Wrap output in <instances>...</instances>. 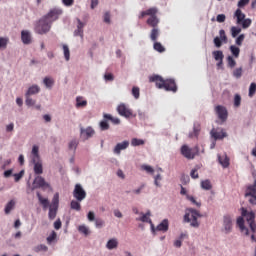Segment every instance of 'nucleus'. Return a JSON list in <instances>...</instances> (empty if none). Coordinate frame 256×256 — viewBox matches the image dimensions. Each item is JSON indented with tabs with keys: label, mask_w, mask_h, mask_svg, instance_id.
Returning a JSON list of instances; mask_svg holds the SVG:
<instances>
[{
	"label": "nucleus",
	"mask_w": 256,
	"mask_h": 256,
	"mask_svg": "<svg viewBox=\"0 0 256 256\" xmlns=\"http://www.w3.org/2000/svg\"><path fill=\"white\" fill-rule=\"evenodd\" d=\"M73 197L76 201H83L87 197V192L83 189L81 184H76L73 191Z\"/></svg>",
	"instance_id": "9d476101"
},
{
	"label": "nucleus",
	"mask_w": 256,
	"mask_h": 256,
	"mask_svg": "<svg viewBox=\"0 0 256 256\" xmlns=\"http://www.w3.org/2000/svg\"><path fill=\"white\" fill-rule=\"evenodd\" d=\"M76 107H87V100H83V97L78 96L76 98Z\"/></svg>",
	"instance_id": "f704fd0d"
},
{
	"label": "nucleus",
	"mask_w": 256,
	"mask_h": 256,
	"mask_svg": "<svg viewBox=\"0 0 256 256\" xmlns=\"http://www.w3.org/2000/svg\"><path fill=\"white\" fill-rule=\"evenodd\" d=\"M78 145H79V141L77 139H74L69 142L68 149H70V151H75Z\"/></svg>",
	"instance_id": "4c0bfd02"
},
{
	"label": "nucleus",
	"mask_w": 256,
	"mask_h": 256,
	"mask_svg": "<svg viewBox=\"0 0 256 256\" xmlns=\"http://www.w3.org/2000/svg\"><path fill=\"white\" fill-rule=\"evenodd\" d=\"M106 247L110 251H112V249H117V247H119V241H117V238H112L107 242Z\"/></svg>",
	"instance_id": "aec40b11"
},
{
	"label": "nucleus",
	"mask_w": 256,
	"mask_h": 256,
	"mask_svg": "<svg viewBox=\"0 0 256 256\" xmlns=\"http://www.w3.org/2000/svg\"><path fill=\"white\" fill-rule=\"evenodd\" d=\"M132 95H133V97H135L136 99H139V96H140L139 87H133V88H132Z\"/></svg>",
	"instance_id": "bf43d9fd"
},
{
	"label": "nucleus",
	"mask_w": 256,
	"mask_h": 256,
	"mask_svg": "<svg viewBox=\"0 0 256 256\" xmlns=\"http://www.w3.org/2000/svg\"><path fill=\"white\" fill-rule=\"evenodd\" d=\"M215 111L220 121H222V123H225V121H227V117L229 116V113L227 112V108H225L224 106L218 105L216 106Z\"/></svg>",
	"instance_id": "ddd939ff"
},
{
	"label": "nucleus",
	"mask_w": 256,
	"mask_h": 256,
	"mask_svg": "<svg viewBox=\"0 0 256 256\" xmlns=\"http://www.w3.org/2000/svg\"><path fill=\"white\" fill-rule=\"evenodd\" d=\"M230 32H231V36L235 39V37H237V35L241 33V28L237 26H232L230 29Z\"/></svg>",
	"instance_id": "ea45409f"
},
{
	"label": "nucleus",
	"mask_w": 256,
	"mask_h": 256,
	"mask_svg": "<svg viewBox=\"0 0 256 256\" xmlns=\"http://www.w3.org/2000/svg\"><path fill=\"white\" fill-rule=\"evenodd\" d=\"M201 187L205 190V191H211V189H213V185H211V181L210 180H203L201 182Z\"/></svg>",
	"instance_id": "473e14b6"
},
{
	"label": "nucleus",
	"mask_w": 256,
	"mask_h": 256,
	"mask_svg": "<svg viewBox=\"0 0 256 256\" xmlns=\"http://www.w3.org/2000/svg\"><path fill=\"white\" fill-rule=\"evenodd\" d=\"M142 169H143V171H146V173H151V175H153V173H155V170L153 169V167H151L149 165H142Z\"/></svg>",
	"instance_id": "4d7b16f0"
},
{
	"label": "nucleus",
	"mask_w": 256,
	"mask_h": 256,
	"mask_svg": "<svg viewBox=\"0 0 256 256\" xmlns=\"http://www.w3.org/2000/svg\"><path fill=\"white\" fill-rule=\"evenodd\" d=\"M243 76V68H236L233 71V77H235L236 79H241V77Z\"/></svg>",
	"instance_id": "a19ab883"
},
{
	"label": "nucleus",
	"mask_w": 256,
	"mask_h": 256,
	"mask_svg": "<svg viewBox=\"0 0 256 256\" xmlns=\"http://www.w3.org/2000/svg\"><path fill=\"white\" fill-rule=\"evenodd\" d=\"M32 155H33L32 161H39V160H41V158L39 157V146H37V145L33 146V148H32Z\"/></svg>",
	"instance_id": "393cba45"
},
{
	"label": "nucleus",
	"mask_w": 256,
	"mask_h": 256,
	"mask_svg": "<svg viewBox=\"0 0 256 256\" xmlns=\"http://www.w3.org/2000/svg\"><path fill=\"white\" fill-rule=\"evenodd\" d=\"M234 107H241V95L239 94L234 96Z\"/></svg>",
	"instance_id": "8fccbe9b"
},
{
	"label": "nucleus",
	"mask_w": 256,
	"mask_h": 256,
	"mask_svg": "<svg viewBox=\"0 0 256 256\" xmlns=\"http://www.w3.org/2000/svg\"><path fill=\"white\" fill-rule=\"evenodd\" d=\"M70 208L74 211H81V201L72 200L70 203Z\"/></svg>",
	"instance_id": "7c9ffc66"
},
{
	"label": "nucleus",
	"mask_w": 256,
	"mask_h": 256,
	"mask_svg": "<svg viewBox=\"0 0 256 256\" xmlns=\"http://www.w3.org/2000/svg\"><path fill=\"white\" fill-rule=\"evenodd\" d=\"M150 83H155L157 89H164L165 91H171L177 93V83L173 79H163L159 75H152L149 77Z\"/></svg>",
	"instance_id": "7ed1b4c3"
},
{
	"label": "nucleus",
	"mask_w": 256,
	"mask_h": 256,
	"mask_svg": "<svg viewBox=\"0 0 256 256\" xmlns=\"http://www.w3.org/2000/svg\"><path fill=\"white\" fill-rule=\"evenodd\" d=\"M222 41L223 40H221V38L215 37L214 38V45H215V47H218V48L221 47L223 45Z\"/></svg>",
	"instance_id": "680f3d73"
},
{
	"label": "nucleus",
	"mask_w": 256,
	"mask_h": 256,
	"mask_svg": "<svg viewBox=\"0 0 256 256\" xmlns=\"http://www.w3.org/2000/svg\"><path fill=\"white\" fill-rule=\"evenodd\" d=\"M230 51L236 59L239 58V54L241 53V49H239V47L232 45L230 46Z\"/></svg>",
	"instance_id": "c9c22d12"
},
{
	"label": "nucleus",
	"mask_w": 256,
	"mask_h": 256,
	"mask_svg": "<svg viewBox=\"0 0 256 256\" xmlns=\"http://www.w3.org/2000/svg\"><path fill=\"white\" fill-rule=\"evenodd\" d=\"M163 178L161 177V174H158L154 177V185H156V187H161V183H159V181H161Z\"/></svg>",
	"instance_id": "052dcab7"
},
{
	"label": "nucleus",
	"mask_w": 256,
	"mask_h": 256,
	"mask_svg": "<svg viewBox=\"0 0 256 256\" xmlns=\"http://www.w3.org/2000/svg\"><path fill=\"white\" fill-rule=\"evenodd\" d=\"M234 17L236 18L237 25H241L242 29H249L251 27V19L245 18V13L241 11V9H237L234 13Z\"/></svg>",
	"instance_id": "423d86ee"
},
{
	"label": "nucleus",
	"mask_w": 256,
	"mask_h": 256,
	"mask_svg": "<svg viewBox=\"0 0 256 256\" xmlns=\"http://www.w3.org/2000/svg\"><path fill=\"white\" fill-rule=\"evenodd\" d=\"M32 163H34L35 175H43V163H41V160L32 161Z\"/></svg>",
	"instance_id": "dca6fc26"
},
{
	"label": "nucleus",
	"mask_w": 256,
	"mask_h": 256,
	"mask_svg": "<svg viewBox=\"0 0 256 256\" xmlns=\"http://www.w3.org/2000/svg\"><path fill=\"white\" fill-rule=\"evenodd\" d=\"M219 36H220L221 41H224L226 43L227 35L225 34V30H220L219 31Z\"/></svg>",
	"instance_id": "0e129e2a"
},
{
	"label": "nucleus",
	"mask_w": 256,
	"mask_h": 256,
	"mask_svg": "<svg viewBox=\"0 0 256 256\" xmlns=\"http://www.w3.org/2000/svg\"><path fill=\"white\" fill-rule=\"evenodd\" d=\"M222 231L226 235H229V233H231L233 231V218L229 214H226V215L223 216Z\"/></svg>",
	"instance_id": "1a4fd4ad"
},
{
	"label": "nucleus",
	"mask_w": 256,
	"mask_h": 256,
	"mask_svg": "<svg viewBox=\"0 0 256 256\" xmlns=\"http://www.w3.org/2000/svg\"><path fill=\"white\" fill-rule=\"evenodd\" d=\"M57 239V233L55 231H53L51 233V235H49L47 237V243H49V245H51V243H53V241H55Z\"/></svg>",
	"instance_id": "09e8293b"
},
{
	"label": "nucleus",
	"mask_w": 256,
	"mask_h": 256,
	"mask_svg": "<svg viewBox=\"0 0 256 256\" xmlns=\"http://www.w3.org/2000/svg\"><path fill=\"white\" fill-rule=\"evenodd\" d=\"M95 221V227H97V229H101V227H103V225H105V221H103V219L101 218H97Z\"/></svg>",
	"instance_id": "5fc2aeb1"
},
{
	"label": "nucleus",
	"mask_w": 256,
	"mask_h": 256,
	"mask_svg": "<svg viewBox=\"0 0 256 256\" xmlns=\"http://www.w3.org/2000/svg\"><path fill=\"white\" fill-rule=\"evenodd\" d=\"M15 203H16L15 200H10L6 204L5 209H4L6 215H9V213H11V211H13V209H15Z\"/></svg>",
	"instance_id": "b1692460"
},
{
	"label": "nucleus",
	"mask_w": 256,
	"mask_h": 256,
	"mask_svg": "<svg viewBox=\"0 0 256 256\" xmlns=\"http://www.w3.org/2000/svg\"><path fill=\"white\" fill-rule=\"evenodd\" d=\"M227 63H228V67H230V69H233V67H235V65H237V62L235 61V59L232 58V56L227 57Z\"/></svg>",
	"instance_id": "de8ad7c7"
},
{
	"label": "nucleus",
	"mask_w": 256,
	"mask_h": 256,
	"mask_svg": "<svg viewBox=\"0 0 256 256\" xmlns=\"http://www.w3.org/2000/svg\"><path fill=\"white\" fill-rule=\"evenodd\" d=\"M117 112L119 113V115H121V117H125L126 119L133 117V110L129 109V107H127V105H125L124 103L118 105Z\"/></svg>",
	"instance_id": "9b49d317"
},
{
	"label": "nucleus",
	"mask_w": 256,
	"mask_h": 256,
	"mask_svg": "<svg viewBox=\"0 0 256 256\" xmlns=\"http://www.w3.org/2000/svg\"><path fill=\"white\" fill-rule=\"evenodd\" d=\"M181 155L185 157L186 159H195V155L199 152V147L190 148L187 145H183L180 149Z\"/></svg>",
	"instance_id": "6e6552de"
},
{
	"label": "nucleus",
	"mask_w": 256,
	"mask_h": 256,
	"mask_svg": "<svg viewBox=\"0 0 256 256\" xmlns=\"http://www.w3.org/2000/svg\"><path fill=\"white\" fill-rule=\"evenodd\" d=\"M26 105L28 106V107H33V105H35V100H33L32 98H31V96H27L26 95Z\"/></svg>",
	"instance_id": "13d9d810"
},
{
	"label": "nucleus",
	"mask_w": 256,
	"mask_h": 256,
	"mask_svg": "<svg viewBox=\"0 0 256 256\" xmlns=\"http://www.w3.org/2000/svg\"><path fill=\"white\" fill-rule=\"evenodd\" d=\"M21 40H22V43H24V45L31 44V33H29V31L27 30H23L21 32Z\"/></svg>",
	"instance_id": "f3484780"
},
{
	"label": "nucleus",
	"mask_w": 256,
	"mask_h": 256,
	"mask_svg": "<svg viewBox=\"0 0 256 256\" xmlns=\"http://www.w3.org/2000/svg\"><path fill=\"white\" fill-rule=\"evenodd\" d=\"M243 41H245V34H240L237 38H236V45H238L239 47H241L243 45Z\"/></svg>",
	"instance_id": "3c124183"
},
{
	"label": "nucleus",
	"mask_w": 256,
	"mask_h": 256,
	"mask_svg": "<svg viewBox=\"0 0 256 256\" xmlns=\"http://www.w3.org/2000/svg\"><path fill=\"white\" fill-rule=\"evenodd\" d=\"M100 129H101V131L109 130V123H107L106 120L101 121L100 122Z\"/></svg>",
	"instance_id": "864d4df0"
},
{
	"label": "nucleus",
	"mask_w": 256,
	"mask_h": 256,
	"mask_svg": "<svg viewBox=\"0 0 256 256\" xmlns=\"http://www.w3.org/2000/svg\"><path fill=\"white\" fill-rule=\"evenodd\" d=\"M57 211H59V208L54 206H49L48 218L50 219V221H53V219L57 217Z\"/></svg>",
	"instance_id": "4be33fe9"
},
{
	"label": "nucleus",
	"mask_w": 256,
	"mask_h": 256,
	"mask_svg": "<svg viewBox=\"0 0 256 256\" xmlns=\"http://www.w3.org/2000/svg\"><path fill=\"white\" fill-rule=\"evenodd\" d=\"M219 163L222 165V167L227 168L229 167V158L225 156L224 158L219 157Z\"/></svg>",
	"instance_id": "37998d69"
},
{
	"label": "nucleus",
	"mask_w": 256,
	"mask_h": 256,
	"mask_svg": "<svg viewBox=\"0 0 256 256\" xmlns=\"http://www.w3.org/2000/svg\"><path fill=\"white\" fill-rule=\"evenodd\" d=\"M256 93V83L252 82L249 87V97H253Z\"/></svg>",
	"instance_id": "49530a36"
},
{
	"label": "nucleus",
	"mask_w": 256,
	"mask_h": 256,
	"mask_svg": "<svg viewBox=\"0 0 256 256\" xmlns=\"http://www.w3.org/2000/svg\"><path fill=\"white\" fill-rule=\"evenodd\" d=\"M104 79H105V81H113V79H115V77L113 76V74L107 73L104 75Z\"/></svg>",
	"instance_id": "774afa93"
},
{
	"label": "nucleus",
	"mask_w": 256,
	"mask_h": 256,
	"mask_svg": "<svg viewBox=\"0 0 256 256\" xmlns=\"http://www.w3.org/2000/svg\"><path fill=\"white\" fill-rule=\"evenodd\" d=\"M25 174V171H20L19 173L14 174V181L18 183V181H21L23 178V175Z\"/></svg>",
	"instance_id": "603ef678"
},
{
	"label": "nucleus",
	"mask_w": 256,
	"mask_h": 256,
	"mask_svg": "<svg viewBox=\"0 0 256 256\" xmlns=\"http://www.w3.org/2000/svg\"><path fill=\"white\" fill-rule=\"evenodd\" d=\"M225 19H226L225 14H219L216 17V20H217L218 23H225Z\"/></svg>",
	"instance_id": "e2e57ef3"
},
{
	"label": "nucleus",
	"mask_w": 256,
	"mask_h": 256,
	"mask_svg": "<svg viewBox=\"0 0 256 256\" xmlns=\"http://www.w3.org/2000/svg\"><path fill=\"white\" fill-rule=\"evenodd\" d=\"M186 199H188V201H191V203H193V205H196V207H201L200 202H197V200H195V197L186 195Z\"/></svg>",
	"instance_id": "6e6d98bb"
},
{
	"label": "nucleus",
	"mask_w": 256,
	"mask_h": 256,
	"mask_svg": "<svg viewBox=\"0 0 256 256\" xmlns=\"http://www.w3.org/2000/svg\"><path fill=\"white\" fill-rule=\"evenodd\" d=\"M157 13H159V10L156 7H152L146 11H142L138 16V19H143L144 17L148 16L149 18L147 19V25H149V27H153V29H156L157 25H159V18H157Z\"/></svg>",
	"instance_id": "20e7f679"
},
{
	"label": "nucleus",
	"mask_w": 256,
	"mask_h": 256,
	"mask_svg": "<svg viewBox=\"0 0 256 256\" xmlns=\"http://www.w3.org/2000/svg\"><path fill=\"white\" fill-rule=\"evenodd\" d=\"M37 197H38L39 203L42 204L43 209H47V207H50L49 199L43 198V196H41V193L39 192H37Z\"/></svg>",
	"instance_id": "412c9836"
},
{
	"label": "nucleus",
	"mask_w": 256,
	"mask_h": 256,
	"mask_svg": "<svg viewBox=\"0 0 256 256\" xmlns=\"http://www.w3.org/2000/svg\"><path fill=\"white\" fill-rule=\"evenodd\" d=\"M39 91H41V88H39L37 85H32L31 87L28 88V91L26 92V96L37 95Z\"/></svg>",
	"instance_id": "5701e85b"
},
{
	"label": "nucleus",
	"mask_w": 256,
	"mask_h": 256,
	"mask_svg": "<svg viewBox=\"0 0 256 256\" xmlns=\"http://www.w3.org/2000/svg\"><path fill=\"white\" fill-rule=\"evenodd\" d=\"M199 133H201V126L194 125L193 132L189 133V138L193 139V137H199Z\"/></svg>",
	"instance_id": "cd10ccee"
},
{
	"label": "nucleus",
	"mask_w": 256,
	"mask_h": 256,
	"mask_svg": "<svg viewBox=\"0 0 256 256\" xmlns=\"http://www.w3.org/2000/svg\"><path fill=\"white\" fill-rule=\"evenodd\" d=\"M212 55L215 59V61H223L225 55H223V51L221 50H216L212 52Z\"/></svg>",
	"instance_id": "a878e982"
},
{
	"label": "nucleus",
	"mask_w": 256,
	"mask_h": 256,
	"mask_svg": "<svg viewBox=\"0 0 256 256\" xmlns=\"http://www.w3.org/2000/svg\"><path fill=\"white\" fill-rule=\"evenodd\" d=\"M149 217H151V212H147L142 217L137 218L136 220L137 221H142V223H150V224H152L151 218H149Z\"/></svg>",
	"instance_id": "c756f323"
},
{
	"label": "nucleus",
	"mask_w": 256,
	"mask_h": 256,
	"mask_svg": "<svg viewBox=\"0 0 256 256\" xmlns=\"http://www.w3.org/2000/svg\"><path fill=\"white\" fill-rule=\"evenodd\" d=\"M7 47V39L0 38V49H5Z\"/></svg>",
	"instance_id": "338daca9"
},
{
	"label": "nucleus",
	"mask_w": 256,
	"mask_h": 256,
	"mask_svg": "<svg viewBox=\"0 0 256 256\" xmlns=\"http://www.w3.org/2000/svg\"><path fill=\"white\" fill-rule=\"evenodd\" d=\"M34 251H35L36 253H39V252H41V251L46 252V251H49V248H48L47 245H45V244H40V245H38V246H36V247L34 248Z\"/></svg>",
	"instance_id": "79ce46f5"
},
{
	"label": "nucleus",
	"mask_w": 256,
	"mask_h": 256,
	"mask_svg": "<svg viewBox=\"0 0 256 256\" xmlns=\"http://www.w3.org/2000/svg\"><path fill=\"white\" fill-rule=\"evenodd\" d=\"M63 14V11L60 9H52L50 12L43 16L35 26V32L38 35H45V33H49L51 31V25L53 22L59 19V16Z\"/></svg>",
	"instance_id": "f257e3e1"
},
{
	"label": "nucleus",
	"mask_w": 256,
	"mask_h": 256,
	"mask_svg": "<svg viewBox=\"0 0 256 256\" xmlns=\"http://www.w3.org/2000/svg\"><path fill=\"white\" fill-rule=\"evenodd\" d=\"M153 48L158 53H165V48L160 42H154Z\"/></svg>",
	"instance_id": "72a5a7b5"
},
{
	"label": "nucleus",
	"mask_w": 256,
	"mask_h": 256,
	"mask_svg": "<svg viewBox=\"0 0 256 256\" xmlns=\"http://www.w3.org/2000/svg\"><path fill=\"white\" fill-rule=\"evenodd\" d=\"M127 147H129V141H127V140H125L121 143H118L114 148V153H116V155H120L121 151H125V149H127Z\"/></svg>",
	"instance_id": "2eb2a0df"
},
{
	"label": "nucleus",
	"mask_w": 256,
	"mask_h": 256,
	"mask_svg": "<svg viewBox=\"0 0 256 256\" xmlns=\"http://www.w3.org/2000/svg\"><path fill=\"white\" fill-rule=\"evenodd\" d=\"M43 83L47 89H51L53 85H55V80H53L51 77H45Z\"/></svg>",
	"instance_id": "c85d7f7f"
},
{
	"label": "nucleus",
	"mask_w": 256,
	"mask_h": 256,
	"mask_svg": "<svg viewBox=\"0 0 256 256\" xmlns=\"http://www.w3.org/2000/svg\"><path fill=\"white\" fill-rule=\"evenodd\" d=\"M150 39L151 41L157 42V39H159V28H153L150 33Z\"/></svg>",
	"instance_id": "2f4dec72"
},
{
	"label": "nucleus",
	"mask_w": 256,
	"mask_h": 256,
	"mask_svg": "<svg viewBox=\"0 0 256 256\" xmlns=\"http://www.w3.org/2000/svg\"><path fill=\"white\" fill-rule=\"evenodd\" d=\"M157 231H163V233H167L169 231V220L164 219L158 226Z\"/></svg>",
	"instance_id": "6ab92c4d"
},
{
	"label": "nucleus",
	"mask_w": 256,
	"mask_h": 256,
	"mask_svg": "<svg viewBox=\"0 0 256 256\" xmlns=\"http://www.w3.org/2000/svg\"><path fill=\"white\" fill-rule=\"evenodd\" d=\"M87 219H88V221H95L96 220L95 219V212H93V211L88 212Z\"/></svg>",
	"instance_id": "69168bd1"
},
{
	"label": "nucleus",
	"mask_w": 256,
	"mask_h": 256,
	"mask_svg": "<svg viewBox=\"0 0 256 256\" xmlns=\"http://www.w3.org/2000/svg\"><path fill=\"white\" fill-rule=\"evenodd\" d=\"M35 189H52L51 184H49L47 181H45V178L43 176H36L33 180L32 184V191H35Z\"/></svg>",
	"instance_id": "0eeeda50"
},
{
	"label": "nucleus",
	"mask_w": 256,
	"mask_h": 256,
	"mask_svg": "<svg viewBox=\"0 0 256 256\" xmlns=\"http://www.w3.org/2000/svg\"><path fill=\"white\" fill-rule=\"evenodd\" d=\"M78 231H79V233H82L83 235H89V228L87 227V226H85V225H80L79 227H78Z\"/></svg>",
	"instance_id": "a18cd8bd"
},
{
	"label": "nucleus",
	"mask_w": 256,
	"mask_h": 256,
	"mask_svg": "<svg viewBox=\"0 0 256 256\" xmlns=\"http://www.w3.org/2000/svg\"><path fill=\"white\" fill-rule=\"evenodd\" d=\"M132 147H139V145H145V141L143 139L133 138L131 140Z\"/></svg>",
	"instance_id": "e433bc0d"
},
{
	"label": "nucleus",
	"mask_w": 256,
	"mask_h": 256,
	"mask_svg": "<svg viewBox=\"0 0 256 256\" xmlns=\"http://www.w3.org/2000/svg\"><path fill=\"white\" fill-rule=\"evenodd\" d=\"M63 51H64V57H65L66 61H69V59L71 57V52L69 51V46L64 44Z\"/></svg>",
	"instance_id": "c03bdc74"
},
{
	"label": "nucleus",
	"mask_w": 256,
	"mask_h": 256,
	"mask_svg": "<svg viewBox=\"0 0 256 256\" xmlns=\"http://www.w3.org/2000/svg\"><path fill=\"white\" fill-rule=\"evenodd\" d=\"M198 217H203V215H201L199 211L189 208L184 215V221L185 223H190L191 227L197 229L199 227V221H197Z\"/></svg>",
	"instance_id": "39448f33"
},
{
	"label": "nucleus",
	"mask_w": 256,
	"mask_h": 256,
	"mask_svg": "<svg viewBox=\"0 0 256 256\" xmlns=\"http://www.w3.org/2000/svg\"><path fill=\"white\" fill-rule=\"evenodd\" d=\"M241 215L237 218L236 225L239 227L241 233L244 235L249 236V228L251 233H256V223H255V212L247 211L245 208H241ZM249 225V228L245 227V219Z\"/></svg>",
	"instance_id": "f03ea898"
},
{
	"label": "nucleus",
	"mask_w": 256,
	"mask_h": 256,
	"mask_svg": "<svg viewBox=\"0 0 256 256\" xmlns=\"http://www.w3.org/2000/svg\"><path fill=\"white\" fill-rule=\"evenodd\" d=\"M104 119L111 121L114 125H119L121 120L117 117H112L111 114H104Z\"/></svg>",
	"instance_id": "bb28decb"
},
{
	"label": "nucleus",
	"mask_w": 256,
	"mask_h": 256,
	"mask_svg": "<svg viewBox=\"0 0 256 256\" xmlns=\"http://www.w3.org/2000/svg\"><path fill=\"white\" fill-rule=\"evenodd\" d=\"M210 135L213 139H215V141H219L227 137V132H225V130L222 128H213L210 132Z\"/></svg>",
	"instance_id": "f8f14e48"
},
{
	"label": "nucleus",
	"mask_w": 256,
	"mask_h": 256,
	"mask_svg": "<svg viewBox=\"0 0 256 256\" xmlns=\"http://www.w3.org/2000/svg\"><path fill=\"white\" fill-rule=\"evenodd\" d=\"M95 135V130L91 127L80 128V137L83 141H87V139H91Z\"/></svg>",
	"instance_id": "4468645a"
},
{
	"label": "nucleus",
	"mask_w": 256,
	"mask_h": 256,
	"mask_svg": "<svg viewBox=\"0 0 256 256\" xmlns=\"http://www.w3.org/2000/svg\"><path fill=\"white\" fill-rule=\"evenodd\" d=\"M50 207L59 208V193L54 194Z\"/></svg>",
	"instance_id": "58836bf2"
},
{
	"label": "nucleus",
	"mask_w": 256,
	"mask_h": 256,
	"mask_svg": "<svg viewBox=\"0 0 256 256\" xmlns=\"http://www.w3.org/2000/svg\"><path fill=\"white\" fill-rule=\"evenodd\" d=\"M78 25L77 29L74 31L75 37H83V27H85V24L81 22L80 19H77Z\"/></svg>",
	"instance_id": "a211bd4d"
}]
</instances>
